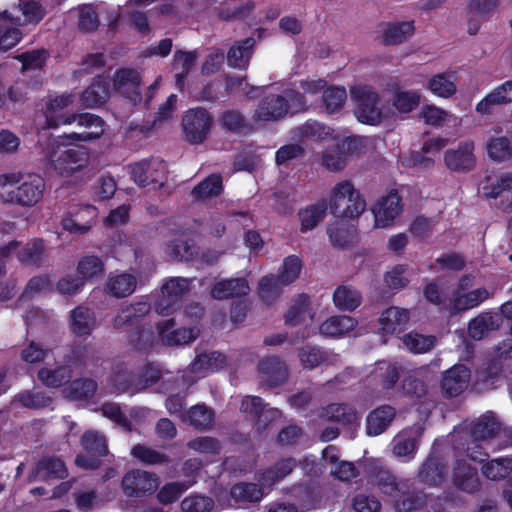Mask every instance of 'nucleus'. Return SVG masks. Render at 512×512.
I'll use <instances>...</instances> for the list:
<instances>
[{"label": "nucleus", "mask_w": 512, "mask_h": 512, "mask_svg": "<svg viewBox=\"0 0 512 512\" xmlns=\"http://www.w3.org/2000/svg\"><path fill=\"white\" fill-rule=\"evenodd\" d=\"M320 418L343 425L353 424L359 420L358 412L348 404L333 403L323 408Z\"/></svg>", "instance_id": "nucleus-30"}, {"label": "nucleus", "mask_w": 512, "mask_h": 512, "mask_svg": "<svg viewBox=\"0 0 512 512\" xmlns=\"http://www.w3.org/2000/svg\"><path fill=\"white\" fill-rule=\"evenodd\" d=\"M72 369L69 366H59L55 369L41 368L37 376L48 387H60L72 378Z\"/></svg>", "instance_id": "nucleus-47"}, {"label": "nucleus", "mask_w": 512, "mask_h": 512, "mask_svg": "<svg viewBox=\"0 0 512 512\" xmlns=\"http://www.w3.org/2000/svg\"><path fill=\"white\" fill-rule=\"evenodd\" d=\"M44 254L45 246L43 240L34 239L18 252V259L26 265L39 267L44 260Z\"/></svg>", "instance_id": "nucleus-49"}, {"label": "nucleus", "mask_w": 512, "mask_h": 512, "mask_svg": "<svg viewBox=\"0 0 512 512\" xmlns=\"http://www.w3.org/2000/svg\"><path fill=\"white\" fill-rule=\"evenodd\" d=\"M396 417V409L388 404L373 409L366 418V432L378 436L385 432Z\"/></svg>", "instance_id": "nucleus-20"}, {"label": "nucleus", "mask_w": 512, "mask_h": 512, "mask_svg": "<svg viewBox=\"0 0 512 512\" xmlns=\"http://www.w3.org/2000/svg\"><path fill=\"white\" fill-rule=\"evenodd\" d=\"M333 302L339 310L352 312L361 305L362 295L351 285H340L333 293Z\"/></svg>", "instance_id": "nucleus-34"}, {"label": "nucleus", "mask_w": 512, "mask_h": 512, "mask_svg": "<svg viewBox=\"0 0 512 512\" xmlns=\"http://www.w3.org/2000/svg\"><path fill=\"white\" fill-rule=\"evenodd\" d=\"M500 322L491 313L485 312L473 318L468 325V334L473 340L483 339L490 331L498 330Z\"/></svg>", "instance_id": "nucleus-39"}, {"label": "nucleus", "mask_w": 512, "mask_h": 512, "mask_svg": "<svg viewBox=\"0 0 512 512\" xmlns=\"http://www.w3.org/2000/svg\"><path fill=\"white\" fill-rule=\"evenodd\" d=\"M249 291L250 287L245 278H232L215 283L210 295L214 299L224 300L247 295Z\"/></svg>", "instance_id": "nucleus-23"}, {"label": "nucleus", "mask_w": 512, "mask_h": 512, "mask_svg": "<svg viewBox=\"0 0 512 512\" xmlns=\"http://www.w3.org/2000/svg\"><path fill=\"white\" fill-rule=\"evenodd\" d=\"M71 357L81 365H98L101 356L96 348L91 344L74 343L71 347Z\"/></svg>", "instance_id": "nucleus-54"}, {"label": "nucleus", "mask_w": 512, "mask_h": 512, "mask_svg": "<svg viewBox=\"0 0 512 512\" xmlns=\"http://www.w3.org/2000/svg\"><path fill=\"white\" fill-rule=\"evenodd\" d=\"M489 297L485 288H478L467 293L455 292L452 299V313H460L472 309Z\"/></svg>", "instance_id": "nucleus-36"}, {"label": "nucleus", "mask_w": 512, "mask_h": 512, "mask_svg": "<svg viewBox=\"0 0 512 512\" xmlns=\"http://www.w3.org/2000/svg\"><path fill=\"white\" fill-rule=\"evenodd\" d=\"M288 112L289 104L284 96L269 94L261 99L252 119L261 122H275L283 119Z\"/></svg>", "instance_id": "nucleus-12"}, {"label": "nucleus", "mask_w": 512, "mask_h": 512, "mask_svg": "<svg viewBox=\"0 0 512 512\" xmlns=\"http://www.w3.org/2000/svg\"><path fill=\"white\" fill-rule=\"evenodd\" d=\"M470 380V370L464 364H457L444 372L441 380L442 393L448 397L460 395Z\"/></svg>", "instance_id": "nucleus-15"}, {"label": "nucleus", "mask_w": 512, "mask_h": 512, "mask_svg": "<svg viewBox=\"0 0 512 512\" xmlns=\"http://www.w3.org/2000/svg\"><path fill=\"white\" fill-rule=\"evenodd\" d=\"M350 93L356 102V118L365 124L378 125L382 120L378 94L368 86L352 87Z\"/></svg>", "instance_id": "nucleus-5"}, {"label": "nucleus", "mask_w": 512, "mask_h": 512, "mask_svg": "<svg viewBox=\"0 0 512 512\" xmlns=\"http://www.w3.org/2000/svg\"><path fill=\"white\" fill-rule=\"evenodd\" d=\"M182 512H212L215 501L203 494H193L185 497L180 504Z\"/></svg>", "instance_id": "nucleus-56"}, {"label": "nucleus", "mask_w": 512, "mask_h": 512, "mask_svg": "<svg viewBox=\"0 0 512 512\" xmlns=\"http://www.w3.org/2000/svg\"><path fill=\"white\" fill-rule=\"evenodd\" d=\"M97 382L90 378H79L73 380L63 393L71 400H87L94 396L97 391Z\"/></svg>", "instance_id": "nucleus-43"}, {"label": "nucleus", "mask_w": 512, "mask_h": 512, "mask_svg": "<svg viewBox=\"0 0 512 512\" xmlns=\"http://www.w3.org/2000/svg\"><path fill=\"white\" fill-rule=\"evenodd\" d=\"M401 211V197L396 190H392L388 195L383 196L373 208L376 226L391 225Z\"/></svg>", "instance_id": "nucleus-16"}, {"label": "nucleus", "mask_w": 512, "mask_h": 512, "mask_svg": "<svg viewBox=\"0 0 512 512\" xmlns=\"http://www.w3.org/2000/svg\"><path fill=\"white\" fill-rule=\"evenodd\" d=\"M298 357L304 368L313 369L329 363L331 355L318 347L306 345L298 350Z\"/></svg>", "instance_id": "nucleus-50"}, {"label": "nucleus", "mask_w": 512, "mask_h": 512, "mask_svg": "<svg viewBox=\"0 0 512 512\" xmlns=\"http://www.w3.org/2000/svg\"><path fill=\"white\" fill-rule=\"evenodd\" d=\"M329 208L337 217L355 218L364 212L366 202L350 181H342L333 189Z\"/></svg>", "instance_id": "nucleus-1"}, {"label": "nucleus", "mask_w": 512, "mask_h": 512, "mask_svg": "<svg viewBox=\"0 0 512 512\" xmlns=\"http://www.w3.org/2000/svg\"><path fill=\"white\" fill-rule=\"evenodd\" d=\"M444 163L447 169L457 173H467L476 167L474 143L461 142L456 149H448L444 153Z\"/></svg>", "instance_id": "nucleus-10"}, {"label": "nucleus", "mask_w": 512, "mask_h": 512, "mask_svg": "<svg viewBox=\"0 0 512 512\" xmlns=\"http://www.w3.org/2000/svg\"><path fill=\"white\" fill-rule=\"evenodd\" d=\"M500 424L491 415L481 417L472 427L471 436L474 440L492 438L499 431Z\"/></svg>", "instance_id": "nucleus-61"}, {"label": "nucleus", "mask_w": 512, "mask_h": 512, "mask_svg": "<svg viewBox=\"0 0 512 512\" xmlns=\"http://www.w3.org/2000/svg\"><path fill=\"white\" fill-rule=\"evenodd\" d=\"M327 209L328 204L325 201H320L300 211L301 231L306 232L314 229L324 219Z\"/></svg>", "instance_id": "nucleus-48"}, {"label": "nucleus", "mask_w": 512, "mask_h": 512, "mask_svg": "<svg viewBox=\"0 0 512 512\" xmlns=\"http://www.w3.org/2000/svg\"><path fill=\"white\" fill-rule=\"evenodd\" d=\"M132 327L127 335L129 344L137 351L150 350L156 340L152 326L136 325Z\"/></svg>", "instance_id": "nucleus-41"}, {"label": "nucleus", "mask_w": 512, "mask_h": 512, "mask_svg": "<svg viewBox=\"0 0 512 512\" xmlns=\"http://www.w3.org/2000/svg\"><path fill=\"white\" fill-rule=\"evenodd\" d=\"M136 287L137 279L129 273L109 277L106 282V291L115 298H124L131 295Z\"/></svg>", "instance_id": "nucleus-35"}, {"label": "nucleus", "mask_w": 512, "mask_h": 512, "mask_svg": "<svg viewBox=\"0 0 512 512\" xmlns=\"http://www.w3.org/2000/svg\"><path fill=\"white\" fill-rule=\"evenodd\" d=\"M393 498L395 499L394 507L398 512H411L422 507L419 495L414 491H409L406 483L400 496Z\"/></svg>", "instance_id": "nucleus-64"}, {"label": "nucleus", "mask_w": 512, "mask_h": 512, "mask_svg": "<svg viewBox=\"0 0 512 512\" xmlns=\"http://www.w3.org/2000/svg\"><path fill=\"white\" fill-rule=\"evenodd\" d=\"M295 467V460L292 458L282 459L262 472L260 482L264 486H271L277 481L290 474Z\"/></svg>", "instance_id": "nucleus-46"}, {"label": "nucleus", "mask_w": 512, "mask_h": 512, "mask_svg": "<svg viewBox=\"0 0 512 512\" xmlns=\"http://www.w3.org/2000/svg\"><path fill=\"white\" fill-rule=\"evenodd\" d=\"M68 475V470L64 462L55 456L44 457L40 459L34 469L29 473L28 480L33 482L37 479L47 481L50 479H64Z\"/></svg>", "instance_id": "nucleus-19"}, {"label": "nucleus", "mask_w": 512, "mask_h": 512, "mask_svg": "<svg viewBox=\"0 0 512 512\" xmlns=\"http://www.w3.org/2000/svg\"><path fill=\"white\" fill-rule=\"evenodd\" d=\"M162 372L158 365L148 363L139 372L134 384V391H143L160 381Z\"/></svg>", "instance_id": "nucleus-58"}, {"label": "nucleus", "mask_w": 512, "mask_h": 512, "mask_svg": "<svg viewBox=\"0 0 512 512\" xmlns=\"http://www.w3.org/2000/svg\"><path fill=\"white\" fill-rule=\"evenodd\" d=\"M166 166L162 161L143 160L132 165L131 174L140 187L163 186Z\"/></svg>", "instance_id": "nucleus-11"}, {"label": "nucleus", "mask_w": 512, "mask_h": 512, "mask_svg": "<svg viewBox=\"0 0 512 512\" xmlns=\"http://www.w3.org/2000/svg\"><path fill=\"white\" fill-rule=\"evenodd\" d=\"M510 102H512V81H507L480 101L476 110L479 113L486 114L490 112L491 106Z\"/></svg>", "instance_id": "nucleus-40"}, {"label": "nucleus", "mask_w": 512, "mask_h": 512, "mask_svg": "<svg viewBox=\"0 0 512 512\" xmlns=\"http://www.w3.org/2000/svg\"><path fill=\"white\" fill-rule=\"evenodd\" d=\"M223 192V181L220 174L214 173L206 177L191 191L195 201H205L219 196Z\"/></svg>", "instance_id": "nucleus-37"}, {"label": "nucleus", "mask_w": 512, "mask_h": 512, "mask_svg": "<svg viewBox=\"0 0 512 512\" xmlns=\"http://www.w3.org/2000/svg\"><path fill=\"white\" fill-rule=\"evenodd\" d=\"M377 40L384 46L400 45L415 31L414 21L383 22L379 24Z\"/></svg>", "instance_id": "nucleus-14"}, {"label": "nucleus", "mask_w": 512, "mask_h": 512, "mask_svg": "<svg viewBox=\"0 0 512 512\" xmlns=\"http://www.w3.org/2000/svg\"><path fill=\"white\" fill-rule=\"evenodd\" d=\"M255 39L248 37L236 42L228 51L227 62L229 66L244 69L252 56Z\"/></svg>", "instance_id": "nucleus-33"}, {"label": "nucleus", "mask_w": 512, "mask_h": 512, "mask_svg": "<svg viewBox=\"0 0 512 512\" xmlns=\"http://www.w3.org/2000/svg\"><path fill=\"white\" fill-rule=\"evenodd\" d=\"M450 465L448 459L439 452L432 450L418 468L417 481L428 488H441L449 478Z\"/></svg>", "instance_id": "nucleus-4"}, {"label": "nucleus", "mask_w": 512, "mask_h": 512, "mask_svg": "<svg viewBox=\"0 0 512 512\" xmlns=\"http://www.w3.org/2000/svg\"><path fill=\"white\" fill-rule=\"evenodd\" d=\"M232 498L241 503L259 502L263 497L261 487L256 483L241 482L231 488Z\"/></svg>", "instance_id": "nucleus-51"}, {"label": "nucleus", "mask_w": 512, "mask_h": 512, "mask_svg": "<svg viewBox=\"0 0 512 512\" xmlns=\"http://www.w3.org/2000/svg\"><path fill=\"white\" fill-rule=\"evenodd\" d=\"M226 365V356L219 351H202L196 348V357L190 364V370L193 373L210 370L215 371L224 368Z\"/></svg>", "instance_id": "nucleus-29"}, {"label": "nucleus", "mask_w": 512, "mask_h": 512, "mask_svg": "<svg viewBox=\"0 0 512 512\" xmlns=\"http://www.w3.org/2000/svg\"><path fill=\"white\" fill-rule=\"evenodd\" d=\"M409 321V311L399 307H390L380 316L381 328L386 333H394Z\"/></svg>", "instance_id": "nucleus-44"}, {"label": "nucleus", "mask_w": 512, "mask_h": 512, "mask_svg": "<svg viewBox=\"0 0 512 512\" xmlns=\"http://www.w3.org/2000/svg\"><path fill=\"white\" fill-rule=\"evenodd\" d=\"M369 480L379 491L389 497H398L405 488V481L399 480L397 476L387 468L380 459L363 457L359 462Z\"/></svg>", "instance_id": "nucleus-2"}, {"label": "nucleus", "mask_w": 512, "mask_h": 512, "mask_svg": "<svg viewBox=\"0 0 512 512\" xmlns=\"http://www.w3.org/2000/svg\"><path fill=\"white\" fill-rule=\"evenodd\" d=\"M81 444L86 451L96 456L102 457L108 454L106 438L97 431L85 432L81 437Z\"/></svg>", "instance_id": "nucleus-63"}, {"label": "nucleus", "mask_w": 512, "mask_h": 512, "mask_svg": "<svg viewBox=\"0 0 512 512\" xmlns=\"http://www.w3.org/2000/svg\"><path fill=\"white\" fill-rule=\"evenodd\" d=\"M281 280L274 275H268L261 278L258 285V294L260 298L270 304L274 302L282 291Z\"/></svg>", "instance_id": "nucleus-55"}, {"label": "nucleus", "mask_w": 512, "mask_h": 512, "mask_svg": "<svg viewBox=\"0 0 512 512\" xmlns=\"http://www.w3.org/2000/svg\"><path fill=\"white\" fill-rule=\"evenodd\" d=\"M191 280L183 277H173L165 282L161 288L155 309L161 315H169L182 297L190 291Z\"/></svg>", "instance_id": "nucleus-7"}, {"label": "nucleus", "mask_w": 512, "mask_h": 512, "mask_svg": "<svg viewBox=\"0 0 512 512\" xmlns=\"http://www.w3.org/2000/svg\"><path fill=\"white\" fill-rule=\"evenodd\" d=\"M214 417V410L205 404H197L192 406L186 413H181L182 421L199 431L210 429L213 425Z\"/></svg>", "instance_id": "nucleus-28"}, {"label": "nucleus", "mask_w": 512, "mask_h": 512, "mask_svg": "<svg viewBox=\"0 0 512 512\" xmlns=\"http://www.w3.org/2000/svg\"><path fill=\"white\" fill-rule=\"evenodd\" d=\"M108 98L109 83L104 77L97 76L82 92L81 103L85 108H95L105 104Z\"/></svg>", "instance_id": "nucleus-25"}, {"label": "nucleus", "mask_w": 512, "mask_h": 512, "mask_svg": "<svg viewBox=\"0 0 512 512\" xmlns=\"http://www.w3.org/2000/svg\"><path fill=\"white\" fill-rule=\"evenodd\" d=\"M113 82L114 88L124 94L130 88H139L141 77L135 69L124 68L115 72Z\"/></svg>", "instance_id": "nucleus-57"}, {"label": "nucleus", "mask_w": 512, "mask_h": 512, "mask_svg": "<svg viewBox=\"0 0 512 512\" xmlns=\"http://www.w3.org/2000/svg\"><path fill=\"white\" fill-rule=\"evenodd\" d=\"M405 347L412 353L422 354L432 350L437 342L434 335H424L411 331L402 337Z\"/></svg>", "instance_id": "nucleus-45"}, {"label": "nucleus", "mask_w": 512, "mask_h": 512, "mask_svg": "<svg viewBox=\"0 0 512 512\" xmlns=\"http://www.w3.org/2000/svg\"><path fill=\"white\" fill-rule=\"evenodd\" d=\"M258 371L262 374L269 387L283 384L288 379V369L277 356H270L258 363Z\"/></svg>", "instance_id": "nucleus-21"}, {"label": "nucleus", "mask_w": 512, "mask_h": 512, "mask_svg": "<svg viewBox=\"0 0 512 512\" xmlns=\"http://www.w3.org/2000/svg\"><path fill=\"white\" fill-rule=\"evenodd\" d=\"M212 117L204 108H195L186 111L182 117V128L185 139L191 144H200L208 136Z\"/></svg>", "instance_id": "nucleus-6"}, {"label": "nucleus", "mask_w": 512, "mask_h": 512, "mask_svg": "<svg viewBox=\"0 0 512 512\" xmlns=\"http://www.w3.org/2000/svg\"><path fill=\"white\" fill-rule=\"evenodd\" d=\"M310 310L309 297L306 294H300L294 301V304L284 315L285 324L291 327L299 325L304 315Z\"/></svg>", "instance_id": "nucleus-59"}, {"label": "nucleus", "mask_w": 512, "mask_h": 512, "mask_svg": "<svg viewBox=\"0 0 512 512\" xmlns=\"http://www.w3.org/2000/svg\"><path fill=\"white\" fill-rule=\"evenodd\" d=\"M96 326L94 312L85 306H77L70 313V328L78 337L89 336Z\"/></svg>", "instance_id": "nucleus-27"}, {"label": "nucleus", "mask_w": 512, "mask_h": 512, "mask_svg": "<svg viewBox=\"0 0 512 512\" xmlns=\"http://www.w3.org/2000/svg\"><path fill=\"white\" fill-rule=\"evenodd\" d=\"M418 448V440L402 431L392 440V453L397 458H412Z\"/></svg>", "instance_id": "nucleus-53"}, {"label": "nucleus", "mask_w": 512, "mask_h": 512, "mask_svg": "<svg viewBox=\"0 0 512 512\" xmlns=\"http://www.w3.org/2000/svg\"><path fill=\"white\" fill-rule=\"evenodd\" d=\"M44 190V179L39 175L31 174L15 190L8 192L4 201L22 206H33L40 201Z\"/></svg>", "instance_id": "nucleus-9"}, {"label": "nucleus", "mask_w": 512, "mask_h": 512, "mask_svg": "<svg viewBox=\"0 0 512 512\" xmlns=\"http://www.w3.org/2000/svg\"><path fill=\"white\" fill-rule=\"evenodd\" d=\"M159 486V478L155 473L141 469L128 471L122 478L121 487L128 497H142L154 492Z\"/></svg>", "instance_id": "nucleus-8"}, {"label": "nucleus", "mask_w": 512, "mask_h": 512, "mask_svg": "<svg viewBox=\"0 0 512 512\" xmlns=\"http://www.w3.org/2000/svg\"><path fill=\"white\" fill-rule=\"evenodd\" d=\"M51 402L52 398L42 391L24 390L14 396L11 406L39 410L48 407Z\"/></svg>", "instance_id": "nucleus-31"}, {"label": "nucleus", "mask_w": 512, "mask_h": 512, "mask_svg": "<svg viewBox=\"0 0 512 512\" xmlns=\"http://www.w3.org/2000/svg\"><path fill=\"white\" fill-rule=\"evenodd\" d=\"M452 479L455 487L467 493H473L480 487L477 469L465 461H457Z\"/></svg>", "instance_id": "nucleus-24"}, {"label": "nucleus", "mask_w": 512, "mask_h": 512, "mask_svg": "<svg viewBox=\"0 0 512 512\" xmlns=\"http://www.w3.org/2000/svg\"><path fill=\"white\" fill-rule=\"evenodd\" d=\"M166 254L175 261H192L198 254V247L191 240L175 239L167 243Z\"/></svg>", "instance_id": "nucleus-42"}, {"label": "nucleus", "mask_w": 512, "mask_h": 512, "mask_svg": "<svg viewBox=\"0 0 512 512\" xmlns=\"http://www.w3.org/2000/svg\"><path fill=\"white\" fill-rule=\"evenodd\" d=\"M151 310L149 303L141 301L128 305L120 310L113 319V328L123 330L125 327L138 325V322Z\"/></svg>", "instance_id": "nucleus-22"}, {"label": "nucleus", "mask_w": 512, "mask_h": 512, "mask_svg": "<svg viewBox=\"0 0 512 512\" xmlns=\"http://www.w3.org/2000/svg\"><path fill=\"white\" fill-rule=\"evenodd\" d=\"M77 122L79 126L92 128L90 132L71 133L66 137L74 141H91L98 139L104 133V121L97 115L91 113L72 114L66 117L64 123Z\"/></svg>", "instance_id": "nucleus-17"}, {"label": "nucleus", "mask_w": 512, "mask_h": 512, "mask_svg": "<svg viewBox=\"0 0 512 512\" xmlns=\"http://www.w3.org/2000/svg\"><path fill=\"white\" fill-rule=\"evenodd\" d=\"M453 76L447 73L434 75L429 80V89L437 96L449 98L456 92Z\"/></svg>", "instance_id": "nucleus-62"}, {"label": "nucleus", "mask_w": 512, "mask_h": 512, "mask_svg": "<svg viewBox=\"0 0 512 512\" xmlns=\"http://www.w3.org/2000/svg\"><path fill=\"white\" fill-rule=\"evenodd\" d=\"M332 245L340 249H350L358 243L357 230L344 222H336L327 228Z\"/></svg>", "instance_id": "nucleus-26"}, {"label": "nucleus", "mask_w": 512, "mask_h": 512, "mask_svg": "<svg viewBox=\"0 0 512 512\" xmlns=\"http://www.w3.org/2000/svg\"><path fill=\"white\" fill-rule=\"evenodd\" d=\"M512 471V458H497L487 462L482 467L483 474L491 480L507 477Z\"/></svg>", "instance_id": "nucleus-60"}, {"label": "nucleus", "mask_w": 512, "mask_h": 512, "mask_svg": "<svg viewBox=\"0 0 512 512\" xmlns=\"http://www.w3.org/2000/svg\"><path fill=\"white\" fill-rule=\"evenodd\" d=\"M359 141L355 138H346L341 144L328 149L323 154V165L331 171L342 170L350 154L358 150Z\"/></svg>", "instance_id": "nucleus-18"}, {"label": "nucleus", "mask_w": 512, "mask_h": 512, "mask_svg": "<svg viewBox=\"0 0 512 512\" xmlns=\"http://www.w3.org/2000/svg\"><path fill=\"white\" fill-rule=\"evenodd\" d=\"M77 271L84 282L93 278H101L105 272L104 262L95 255H88L81 258L77 266Z\"/></svg>", "instance_id": "nucleus-52"}, {"label": "nucleus", "mask_w": 512, "mask_h": 512, "mask_svg": "<svg viewBox=\"0 0 512 512\" xmlns=\"http://www.w3.org/2000/svg\"><path fill=\"white\" fill-rule=\"evenodd\" d=\"M157 330L159 338L165 346L189 344L199 336L197 328L177 327L173 318L159 322Z\"/></svg>", "instance_id": "nucleus-13"}, {"label": "nucleus", "mask_w": 512, "mask_h": 512, "mask_svg": "<svg viewBox=\"0 0 512 512\" xmlns=\"http://www.w3.org/2000/svg\"><path fill=\"white\" fill-rule=\"evenodd\" d=\"M357 320L348 315L332 316L324 321L319 331L328 337H340L349 333L357 326Z\"/></svg>", "instance_id": "nucleus-32"}, {"label": "nucleus", "mask_w": 512, "mask_h": 512, "mask_svg": "<svg viewBox=\"0 0 512 512\" xmlns=\"http://www.w3.org/2000/svg\"><path fill=\"white\" fill-rule=\"evenodd\" d=\"M488 156L496 162L512 160V132L504 136L492 137L486 145Z\"/></svg>", "instance_id": "nucleus-38"}, {"label": "nucleus", "mask_w": 512, "mask_h": 512, "mask_svg": "<svg viewBox=\"0 0 512 512\" xmlns=\"http://www.w3.org/2000/svg\"><path fill=\"white\" fill-rule=\"evenodd\" d=\"M47 159L50 167L58 174L69 176L85 168L89 156L83 146L68 147L59 144L48 152Z\"/></svg>", "instance_id": "nucleus-3"}]
</instances>
